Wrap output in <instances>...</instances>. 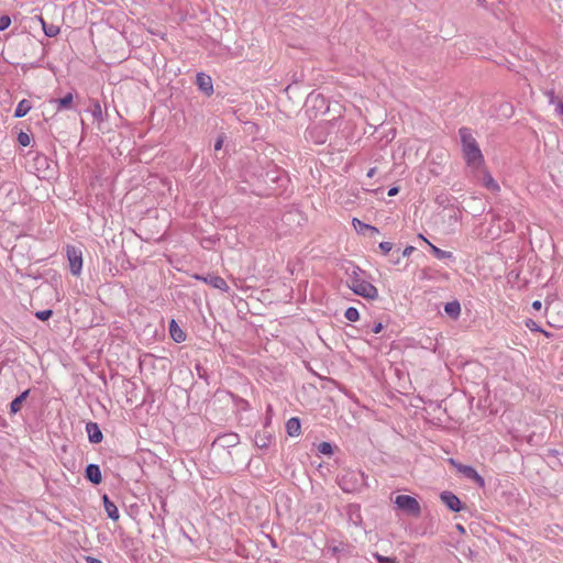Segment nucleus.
Segmentation results:
<instances>
[{
  "mask_svg": "<svg viewBox=\"0 0 563 563\" xmlns=\"http://www.w3.org/2000/svg\"><path fill=\"white\" fill-rule=\"evenodd\" d=\"M459 135L462 143V151L466 164L473 169H479L484 165V157L477 141L468 128H461Z\"/></svg>",
  "mask_w": 563,
  "mask_h": 563,
  "instance_id": "f257e3e1",
  "label": "nucleus"
},
{
  "mask_svg": "<svg viewBox=\"0 0 563 563\" xmlns=\"http://www.w3.org/2000/svg\"><path fill=\"white\" fill-rule=\"evenodd\" d=\"M357 271H360L358 267H355L353 269V275L350 276L347 286L350 289L354 291V294L366 298V299H375L378 297V290L377 288L372 285L369 282H366L364 279H361L358 277Z\"/></svg>",
  "mask_w": 563,
  "mask_h": 563,
  "instance_id": "f03ea898",
  "label": "nucleus"
},
{
  "mask_svg": "<svg viewBox=\"0 0 563 563\" xmlns=\"http://www.w3.org/2000/svg\"><path fill=\"white\" fill-rule=\"evenodd\" d=\"M338 483L345 493H354L366 486V476L361 471H344Z\"/></svg>",
  "mask_w": 563,
  "mask_h": 563,
  "instance_id": "7ed1b4c3",
  "label": "nucleus"
},
{
  "mask_svg": "<svg viewBox=\"0 0 563 563\" xmlns=\"http://www.w3.org/2000/svg\"><path fill=\"white\" fill-rule=\"evenodd\" d=\"M395 504L407 515L419 517L421 514V507L418 500L409 495H398L395 499Z\"/></svg>",
  "mask_w": 563,
  "mask_h": 563,
  "instance_id": "20e7f679",
  "label": "nucleus"
},
{
  "mask_svg": "<svg viewBox=\"0 0 563 563\" xmlns=\"http://www.w3.org/2000/svg\"><path fill=\"white\" fill-rule=\"evenodd\" d=\"M66 254L69 262V268L74 276H79L82 267V252L79 247L67 245Z\"/></svg>",
  "mask_w": 563,
  "mask_h": 563,
  "instance_id": "39448f33",
  "label": "nucleus"
},
{
  "mask_svg": "<svg viewBox=\"0 0 563 563\" xmlns=\"http://www.w3.org/2000/svg\"><path fill=\"white\" fill-rule=\"evenodd\" d=\"M196 279L202 280L203 283L210 285L216 289H220L222 291H229L230 287L227 282L219 275L208 274L207 276L196 275Z\"/></svg>",
  "mask_w": 563,
  "mask_h": 563,
  "instance_id": "423d86ee",
  "label": "nucleus"
},
{
  "mask_svg": "<svg viewBox=\"0 0 563 563\" xmlns=\"http://www.w3.org/2000/svg\"><path fill=\"white\" fill-rule=\"evenodd\" d=\"M441 500L452 511L457 512L462 509V503L460 498L451 492H443L440 495Z\"/></svg>",
  "mask_w": 563,
  "mask_h": 563,
  "instance_id": "0eeeda50",
  "label": "nucleus"
},
{
  "mask_svg": "<svg viewBox=\"0 0 563 563\" xmlns=\"http://www.w3.org/2000/svg\"><path fill=\"white\" fill-rule=\"evenodd\" d=\"M459 471L467 478L474 481L478 486L484 487L485 481L478 472L468 465H460Z\"/></svg>",
  "mask_w": 563,
  "mask_h": 563,
  "instance_id": "6e6552de",
  "label": "nucleus"
},
{
  "mask_svg": "<svg viewBox=\"0 0 563 563\" xmlns=\"http://www.w3.org/2000/svg\"><path fill=\"white\" fill-rule=\"evenodd\" d=\"M86 432L88 434V439L91 443H100L103 439L102 432L96 422H88L86 424Z\"/></svg>",
  "mask_w": 563,
  "mask_h": 563,
  "instance_id": "1a4fd4ad",
  "label": "nucleus"
},
{
  "mask_svg": "<svg viewBox=\"0 0 563 563\" xmlns=\"http://www.w3.org/2000/svg\"><path fill=\"white\" fill-rule=\"evenodd\" d=\"M273 440L272 433L264 429L257 431L254 435V443L258 449H267Z\"/></svg>",
  "mask_w": 563,
  "mask_h": 563,
  "instance_id": "9d476101",
  "label": "nucleus"
},
{
  "mask_svg": "<svg viewBox=\"0 0 563 563\" xmlns=\"http://www.w3.org/2000/svg\"><path fill=\"white\" fill-rule=\"evenodd\" d=\"M197 85L199 89L208 96L213 92L212 79L206 74L200 73L197 75Z\"/></svg>",
  "mask_w": 563,
  "mask_h": 563,
  "instance_id": "9b49d317",
  "label": "nucleus"
},
{
  "mask_svg": "<svg viewBox=\"0 0 563 563\" xmlns=\"http://www.w3.org/2000/svg\"><path fill=\"white\" fill-rule=\"evenodd\" d=\"M85 473H86L87 479H89L91 483H93L96 485L101 483V481H102L101 471L97 464H89L86 467Z\"/></svg>",
  "mask_w": 563,
  "mask_h": 563,
  "instance_id": "f8f14e48",
  "label": "nucleus"
},
{
  "mask_svg": "<svg viewBox=\"0 0 563 563\" xmlns=\"http://www.w3.org/2000/svg\"><path fill=\"white\" fill-rule=\"evenodd\" d=\"M239 443V435L236 433H228L218 437L213 444H219L220 446H234Z\"/></svg>",
  "mask_w": 563,
  "mask_h": 563,
  "instance_id": "ddd939ff",
  "label": "nucleus"
},
{
  "mask_svg": "<svg viewBox=\"0 0 563 563\" xmlns=\"http://www.w3.org/2000/svg\"><path fill=\"white\" fill-rule=\"evenodd\" d=\"M29 394H30V389H26L11 401L10 412L12 415H15L21 410L22 405L25 401V399L27 398Z\"/></svg>",
  "mask_w": 563,
  "mask_h": 563,
  "instance_id": "4468645a",
  "label": "nucleus"
},
{
  "mask_svg": "<svg viewBox=\"0 0 563 563\" xmlns=\"http://www.w3.org/2000/svg\"><path fill=\"white\" fill-rule=\"evenodd\" d=\"M102 499L108 517L111 518L112 520H118L120 515L114 503H112L107 495H103Z\"/></svg>",
  "mask_w": 563,
  "mask_h": 563,
  "instance_id": "2eb2a0df",
  "label": "nucleus"
},
{
  "mask_svg": "<svg viewBox=\"0 0 563 563\" xmlns=\"http://www.w3.org/2000/svg\"><path fill=\"white\" fill-rule=\"evenodd\" d=\"M169 333L173 340L177 343L186 340L185 332L178 327L175 320H172L169 323Z\"/></svg>",
  "mask_w": 563,
  "mask_h": 563,
  "instance_id": "dca6fc26",
  "label": "nucleus"
},
{
  "mask_svg": "<svg viewBox=\"0 0 563 563\" xmlns=\"http://www.w3.org/2000/svg\"><path fill=\"white\" fill-rule=\"evenodd\" d=\"M444 311L452 319H457L459 316L461 314V305L457 300L446 302L444 306Z\"/></svg>",
  "mask_w": 563,
  "mask_h": 563,
  "instance_id": "f3484780",
  "label": "nucleus"
},
{
  "mask_svg": "<svg viewBox=\"0 0 563 563\" xmlns=\"http://www.w3.org/2000/svg\"><path fill=\"white\" fill-rule=\"evenodd\" d=\"M288 435L297 437L300 434V420L296 417L290 418L286 423Z\"/></svg>",
  "mask_w": 563,
  "mask_h": 563,
  "instance_id": "a211bd4d",
  "label": "nucleus"
},
{
  "mask_svg": "<svg viewBox=\"0 0 563 563\" xmlns=\"http://www.w3.org/2000/svg\"><path fill=\"white\" fill-rule=\"evenodd\" d=\"M32 109V104L29 100L23 99L21 100L14 111V118H23L25 117L30 110Z\"/></svg>",
  "mask_w": 563,
  "mask_h": 563,
  "instance_id": "6ab92c4d",
  "label": "nucleus"
},
{
  "mask_svg": "<svg viewBox=\"0 0 563 563\" xmlns=\"http://www.w3.org/2000/svg\"><path fill=\"white\" fill-rule=\"evenodd\" d=\"M353 227L354 229L357 231V232H361V233H365V231H371L372 233H377L378 232V229L371 225V224H366L364 222H362L361 220L354 218L353 221Z\"/></svg>",
  "mask_w": 563,
  "mask_h": 563,
  "instance_id": "aec40b11",
  "label": "nucleus"
},
{
  "mask_svg": "<svg viewBox=\"0 0 563 563\" xmlns=\"http://www.w3.org/2000/svg\"><path fill=\"white\" fill-rule=\"evenodd\" d=\"M424 241L430 245L432 254L438 260H445V258H452L453 257V254L451 252L439 249L438 246H435V245L431 244L430 242H428L426 239H424Z\"/></svg>",
  "mask_w": 563,
  "mask_h": 563,
  "instance_id": "412c9836",
  "label": "nucleus"
},
{
  "mask_svg": "<svg viewBox=\"0 0 563 563\" xmlns=\"http://www.w3.org/2000/svg\"><path fill=\"white\" fill-rule=\"evenodd\" d=\"M483 185L492 190V191H497L499 190V186L498 184L495 181V179L492 177V175L488 173V172H484V175H483Z\"/></svg>",
  "mask_w": 563,
  "mask_h": 563,
  "instance_id": "4be33fe9",
  "label": "nucleus"
},
{
  "mask_svg": "<svg viewBox=\"0 0 563 563\" xmlns=\"http://www.w3.org/2000/svg\"><path fill=\"white\" fill-rule=\"evenodd\" d=\"M57 106V110L69 109L73 103V95L67 93L65 97L54 100Z\"/></svg>",
  "mask_w": 563,
  "mask_h": 563,
  "instance_id": "5701e85b",
  "label": "nucleus"
},
{
  "mask_svg": "<svg viewBox=\"0 0 563 563\" xmlns=\"http://www.w3.org/2000/svg\"><path fill=\"white\" fill-rule=\"evenodd\" d=\"M43 31L46 36L54 37L59 33V27L57 25L43 22Z\"/></svg>",
  "mask_w": 563,
  "mask_h": 563,
  "instance_id": "b1692460",
  "label": "nucleus"
},
{
  "mask_svg": "<svg viewBox=\"0 0 563 563\" xmlns=\"http://www.w3.org/2000/svg\"><path fill=\"white\" fill-rule=\"evenodd\" d=\"M344 317L349 320V321H352V322H355L358 320L360 318V313H358V310L354 307H349L346 310H345V313H344Z\"/></svg>",
  "mask_w": 563,
  "mask_h": 563,
  "instance_id": "393cba45",
  "label": "nucleus"
},
{
  "mask_svg": "<svg viewBox=\"0 0 563 563\" xmlns=\"http://www.w3.org/2000/svg\"><path fill=\"white\" fill-rule=\"evenodd\" d=\"M318 452L324 455H331L333 453V449L330 442H321L318 445Z\"/></svg>",
  "mask_w": 563,
  "mask_h": 563,
  "instance_id": "a878e982",
  "label": "nucleus"
},
{
  "mask_svg": "<svg viewBox=\"0 0 563 563\" xmlns=\"http://www.w3.org/2000/svg\"><path fill=\"white\" fill-rule=\"evenodd\" d=\"M526 327H527L528 329H530L531 331H533V332H542V333H544L547 336H549V333H548L547 331L542 330V329L538 325V323H537L534 320H532V319H528V320L526 321Z\"/></svg>",
  "mask_w": 563,
  "mask_h": 563,
  "instance_id": "bb28decb",
  "label": "nucleus"
},
{
  "mask_svg": "<svg viewBox=\"0 0 563 563\" xmlns=\"http://www.w3.org/2000/svg\"><path fill=\"white\" fill-rule=\"evenodd\" d=\"M18 142L22 145V146H29L30 143H31V137L27 133L25 132H20L19 135H18Z\"/></svg>",
  "mask_w": 563,
  "mask_h": 563,
  "instance_id": "cd10ccee",
  "label": "nucleus"
},
{
  "mask_svg": "<svg viewBox=\"0 0 563 563\" xmlns=\"http://www.w3.org/2000/svg\"><path fill=\"white\" fill-rule=\"evenodd\" d=\"M53 314V311L51 309L41 310L35 313V317L42 321L48 320Z\"/></svg>",
  "mask_w": 563,
  "mask_h": 563,
  "instance_id": "c85d7f7f",
  "label": "nucleus"
},
{
  "mask_svg": "<svg viewBox=\"0 0 563 563\" xmlns=\"http://www.w3.org/2000/svg\"><path fill=\"white\" fill-rule=\"evenodd\" d=\"M374 558L378 563H397L396 559L384 556L379 553H374Z\"/></svg>",
  "mask_w": 563,
  "mask_h": 563,
  "instance_id": "c756f323",
  "label": "nucleus"
},
{
  "mask_svg": "<svg viewBox=\"0 0 563 563\" xmlns=\"http://www.w3.org/2000/svg\"><path fill=\"white\" fill-rule=\"evenodd\" d=\"M11 24V19L9 15L0 16V31L7 30Z\"/></svg>",
  "mask_w": 563,
  "mask_h": 563,
  "instance_id": "7c9ffc66",
  "label": "nucleus"
},
{
  "mask_svg": "<svg viewBox=\"0 0 563 563\" xmlns=\"http://www.w3.org/2000/svg\"><path fill=\"white\" fill-rule=\"evenodd\" d=\"M379 249L384 254H387L393 250V243L382 242V243H379Z\"/></svg>",
  "mask_w": 563,
  "mask_h": 563,
  "instance_id": "2f4dec72",
  "label": "nucleus"
},
{
  "mask_svg": "<svg viewBox=\"0 0 563 563\" xmlns=\"http://www.w3.org/2000/svg\"><path fill=\"white\" fill-rule=\"evenodd\" d=\"M223 142H224V137L221 135L217 139L216 143H214V150L216 151H219L222 148V145H223Z\"/></svg>",
  "mask_w": 563,
  "mask_h": 563,
  "instance_id": "473e14b6",
  "label": "nucleus"
},
{
  "mask_svg": "<svg viewBox=\"0 0 563 563\" xmlns=\"http://www.w3.org/2000/svg\"><path fill=\"white\" fill-rule=\"evenodd\" d=\"M415 250H416V249H415L413 246L409 245V246H407V247L402 251V253H401V254H402V256H405V257H406V256H410V255L415 252Z\"/></svg>",
  "mask_w": 563,
  "mask_h": 563,
  "instance_id": "72a5a7b5",
  "label": "nucleus"
},
{
  "mask_svg": "<svg viewBox=\"0 0 563 563\" xmlns=\"http://www.w3.org/2000/svg\"><path fill=\"white\" fill-rule=\"evenodd\" d=\"M383 330V324L380 322L375 323L374 327L371 329L372 333H379Z\"/></svg>",
  "mask_w": 563,
  "mask_h": 563,
  "instance_id": "f704fd0d",
  "label": "nucleus"
},
{
  "mask_svg": "<svg viewBox=\"0 0 563 563\" xmlns=\"http://www.w3.org/2000/svg\"><path fill=\"white\" fill-rule=\"evenodd\" d=\"M548 97H549V102L550 103H554L555 102V93L553 90H550L547 92Z\"/></svg>",
  "mask_w": 563,
  "mask_h": 563,
  "instance_id": "c9c22d12",
  "label": "nucleus"
},
{
  "mask_svg": "<svg viewBox=\"0 0 563 563\" xmlns=\"http://www.w3.org/2000/svg\"><path fill=\"white\" fill-rule=\"evenodd\" d=\"M398 192H399V188H398V187H391V188L388 190V196H389V197H393V196H396Z\"/></svg>",
  "mask_w": 563,
  "mask_h": 563,
  "instance_id": "e433bc0d",
  "label": "nucleus"
},
{
  "mask_svg": "<svg viewBox=\"0 0 563 563\" xmlns=\"http://www.w3.org/2000/svg\"><path fill=\"white\" fill-rule=\"evenodd\" d=\"M542 307V302L540 300H536L532 302V308L536 310H540Z\"/></svg>",
  "mask_w": 563,
  "mask_h": 563,
  "instance_id": "4c0bfd02",
  "label": "nucleus"
},
{
  "mask_svg": "<svg viewBox=\"0 0 563 563\" xmlns=\"http://www.w3.org/2000/svg\"><path fill=\"white\" fill-rule=\"evenodd\" d=\"M101 114V108H100V104L99 103H96L95 106V110H93V115L97 117V115H100Z\"/></svg>",
  "mask_w": 563,
  "mask_h": 563,
  "instance_id": "58836bf2",
  "label": "nucleus"
},
{
  "mask_svg": "<svg viewBox=\"0 0 563 563\" xmlns=\"http://www.w3.org/2000/svg\"><path fill=\"white\" fill-rule=\"evenodd\" d=\"M556 112L563 117V102H558Z\"/></svg>",
  "mask_w": 563,
  "mask_h": 563,
  "instance_id": "ea45409f",
  "label": "nucleus"
},
{
  "mask_svg": "<svg viewBox=\"0 0 563 563\" xmlns=\"http://www.w3.org/2000/svg\"><path fill=\"white\" fill-rule=\"evenodd\" d=\"M376 170H377V168H376V167H372V168L367 172V177H369V178L374 177V175L376 174Z\"/></svg>",
  "mask_w": 563,
  "mask_h": 563,
  "instance_id": "a19ab883",
  "label": "nucleus"
},
{
  "mask_svg": "<svg viewBox=\"0 0 563 563\" xmlns=\"http://www.w3.org/2000/svg\"><path fill=\"white\" fill-rule=\"evenodd\" d=\"M309 100H310V101H312V100H313L314 102H317V101H319V100H320L321 102H323V98H320V96H316V97L310 96V97H309Z\"/></svg>",
  "mask_w": 563,
  "mask_h": 563,
  "instance_id": "79ce46f5",
  "label": "nucleus"
},
{
  "mask_svg": "<svg viewBox=\"0 0 563 563\" xmlns=\"http://www.w3.org/2000/svg\"><path fill=\"white\" fill-rule=\"evenodd\" d=\"M87 561H88V563H101V561H99L98 559H93L90 556L87 558Z\"/></svg>",
  "mask_w": 563,
  "mask_h": 563,
  "instance_id": "37998d69",
  "label": "nucleus"
},
{
  "mask_svg": "<svg viewBox=\"0 0 563 563\" xmlns=\"http://www.w3.org/2000/svg\"><path fill=\"white\" fill-rule=\"evenodd\" d=\"M456 529H457L460 532H462V533H464V532H465V529H464V527H463L462 525H456Z\"/></svg>",
  "mask_w": 563,
  "mask_h": 563,
  "instance_id": "c03bdc74",
  "label": "nucleus"
},
{
  "mask_svg": "<svg viewBox=\"0 0 563 563\" xmlns=\"http://www.w3.org/2000/svg\"><path fill=\"white\" fill-rule=\"evenodd\" d=\"M37 19L40 21V24L43 26V22H45V20L42 16H37Z\"/></svg>",
  "mask_w": 563,
  "mask_h": 563,
  "instance_id": "a18cd8bd",
  "label": "nucleus"
},
{
  "mask_svg": "<svg viewBox=\"0 0 563 563\" xmlns=\"http://www.w3.org/2000/svg\"><path fill=\"white\" fill-rule=\"evenodd\" d=\"M5 190V187H0V197L2 196V194L4 192Z\"/></svg>",
  "mask_w": 563,
  "mask_h": 563,
  "instance_id": "49530a36",
  "label": "nucleus"
}]
</instances>
